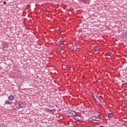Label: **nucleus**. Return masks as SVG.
Instances as JSON below:
<instances>
[{
	"mask_svg": "<svg viewBox=\"0 0 127 127\" xmlns=\"http://www.w3.org/2000/svg\"><path fill=\"white\" fill-rule=\"evenodd\" d=\"M5 105H11V103H10V102L7 101V100H6L5 101Z\"/></svg>",
	"mask_w": 127,
	"mask_h": 127,
	"instance_id": "1a4fd4ad",
	"label": "nucleus"
},
{
	"mask_svg": "<svg viewBox=\"0 0 127 127\" xmlns=\"http://www.w3.org/2000/svg\"><path fill=\"white\" fill-rule=\"evenodd\" d=\"M111 55H112V52H109L108 53V56H111Z\"/></svg>",
	"mask_w": 127,
	"mask_h": 127,
	"instance_id": "a211bd4d",
	"label": "nucleus"
},
{
	"mask_svg": "<svg viewBox=\"0 0 127 127\" xmlns=\"http://www.w3.org/2000/svg\"><path fill=\"white\" fill-rule=\"evenodd\" d=\"M96 120H95V122H100V118H98L96 117Z\"/></svg>",
	"mask_w": 127,
	"mask_h": 127,
	"instance_id": "dca6fc26",
	"label": "nucleus"
},
{
	"mask_svg": "<svg viewBox=\"0 0 127 127\" xmlns=\"http://www.w3.org/2000/svg\"><path fill=\"white\" fill-rule=\"evenodd\" d=\"M74 114L76 115V114H77V112L71 110L70 112H68V117H72L73 116H74Z\"/></svg>",
	"mask_w": 127,
	"mask_h": 127,
	"instance_id": "20e7f679",
	"label": "nucleus"
},
{
	"mask_svg": "<svg viewBox=\"0 0 127 127\" xmlns=\"http://www.w3.org/2000/svg\"><path fill=\"white\" fill-rule=\"evenodd\" d=\"M66 68L68 70H70L71 69V66L70 65H66Z\"/></svg>",
	"mask_w": 127,
	"mask_h": 127,
	"instance_id": "f3484780",
	"label": "nucleus"
},
{
	"mask_svg": "<svg viewBox=\"0 0 127 127\" xmlns=\"http://www.w3.org/2000/svg\"><path fill=\"white\" fill-rule=\"evenodd\" d=\"M48 112H49V113H55V112H56V109H54L52 110L49 109L48 110Z\"/></svg>",
	"mask_w": 127,
	"mask_h": 127,
	"instance_id": "423d86ee",
	"label": "nucleus"
},
{
	"mask_svg": "<svg viewBox=\"0 0 127 127\" xmlns=\"http://www.w3.org/2000/svg\"><path fill=\"white\" fill-rule=\"evenodd\" d=\"M74 49H75V48L73 47V46H72L70 48V50L71 51H74Z\"/></svg>",
	"mask_w": 127,
	"mask_h": 127,
	"instance_id": "2eb2a0df",
	"label": "nucleus"
},
{
	"mask_svg": "<svg viewBox=\"0 0 127 127\" xmlns=\"http://www.w3.org/2000/svg\"><path fill=\"white\" fill-rule=\"evenodd\" d=\"M62 51H64V50L62 48H59L58 50L59 53H61V54H62Z\"/></svg>",
	"mask_w": 127,
	"mask_h": 127,
	"instance_id": "0eeeda50",
	"label": "nucleus"
},
{
	"mask_svg": "<svg viewBox=\"0 0 127 127\" xmlns=\"http://www.w3.org/2000/svg\"><path fill=\"white\" fill-rule=\"evenodd\" d=\"M81 2L83 3H87V0H81Z\"/></svg>",
	"mask_w": 127,
	"mask_h": 127,
	"instance_id": "ddd939ff",
	"label": "nucleus"
},
{
	"mask_svg": "<svg viewBox=\"0 0 127 127\" xmlns=\"http://www.w3.org/2000/svg\"><path fill=\"white\" fill-rule=\"evenodd\" d=\"M91 120H92L93 122L96 121V116H92V117H91Z\"/></svg>",
	"mask_w": 127,
	"mask_h": 127,
	"instance_id": "6e6552de",
	"label": "nucleus"
},
{
	"mask_svg": "<svg viewBox=\"0 0 127 127\" xmlns=\"http://www.w3.org/2000/svg\"><path fill=\"white\" fill-rule=\"evenodd\" d=\"M88 122H91V123H95L94 122V121H93V120H92L91 117H90L88 120Z\"/></svg>",
	"mask_w": 127,
	"mask_h": 127,
	"instance_id": "4468645a",
	"label": "nucleus"
},
{
	"mask_svg": "<svg viewBox=\"0 0 127 127\" xmlns=\"http://www.w3.org/2000/svg\"><path fill=\"white\" fill-rule=\"evenodd\" d=\"M93 97L96 103H98V104H101V103H102V101L101 100V98H102V96H100L98 97V95L95 94V95H93Z\"/></svg>",
	"mask_w": 127,
	"mask_h": 127,
	"instance_id": "f03ea898",
	"label": "nucleus"
},
{
	"mask_svg": "<svg viewBox=\"0 0 127 127\" xmlns=\"http://www.w3.org/2000/svg\"><path fill=\"white\" fill-rule=\"evenodd\" d=\"M107 116L108 118H112L113 117V114H112V113H108Z\"/></svg>",
	"mask_w": 127,
	"mask_h": 127,
	"instance_id": "f8f14e48",
	"label": "nucleus"
},
{
	"mask_svg": "<svg viewBox=\"0 0 127 127\" xmlns=\"http://www.w3.org/2000/svg\"><path fill=\"white\" fill-rule=\"evenodd\" d=\"M4 4H6V2L5 1L3 2Z\"/></svg>",
	"mask_w": 127,
	"mask_h": 127,
	"instance_id": "6ab92c4d",
	"label": "nucleus"
},
{
	"mask_svg": "<svg viewBox=\"0 0 127 127\" xmlns=\"http://www.w3.org/2000/svg\"><path fill=\"white\" fill-rule=\"evenodd\" d=\"M45 11H48L47 9H45Z\"/></svg>",
	"mask_w": 127,
	"mask_h": 127,
	"instance_id": "412c9836",
	"label": "nucleus"
},
{
	"mask_svg": "<svg viewBox=\"0 0 127 127\" xmlns=\"http://www.w3.org/2000/svg\"><path fill=\"white\" fill-rule=\"evenodd\" d=\"M64 51H62V54H64Z\"/></svg>",
	"mask_w": 127,
	"mask_h": 127,
	"instance_id": "aec40b11",
	"label": "nucleus"
},
{
	"mask_svg": "<svg viewBox=\"0 0 127 127\" xmlns=\"http://www.w3.org/2000/svg\"><path fill=\"white\" fill-rule=\"evenodd\" d=\"M8 99L10 101H12V100H13V99H14V96L12 95H10L9 97H8Z\"/></svg>",
	"mask_w": 127,
	"mask_h": 127,
	"instance_id": "39448f33",
	"label": "nucleus"
},
{
	"mask_svg": "<svg viewBox=\"0 0 127 127\" xmlns=\"http://www.w3.org/2000/svg\"><path fill=\"white\" fill-rule=\"evenodd\" d=\"M73 119L77 121H83V120H84V118L82 117L79 115L73 116Z\"/></svg>",
	"mask_w": 127,
	"mask_h": 127,
	"instance_id": "7ed1b4c3",
	"label": "nucleus"
},
{
	"mask_svg": "<svg viewBox=\"0 0 127 127\" xmlns=\"http://www.w3.org/2000/svg\"><path fill=\"white\" fill-rule=\"evenodd\" d=\"M59 45H63L64 44V42L63 41H60L59 42Z\"/></svg>",
	"mask_w": 127,
	"mask_h": 127,
	"instance_id": "9b49d317",
	"label": "nucleus"
},
{
	"mask_svg": "<svg viewBox=\"0 0 127 127\" xmlns=\"http://www.w3.org/2000/svg\"><path fill=\"white\" fill-rule=\"evenodd\" d=\"M98 48H99V47L98 46H95L93 47V50L94 51H96L98 49Z\"/></svg>",
	"mask_w": 127,
	"mask_h": 127,
	"instance_id": "9d476101",
	"label": "nucleus"
},
{
	"mask_svg": "<svg viewBox=\"0 0 127 127\" xmlns=\"http://www.w3.org/2000/svg\"><path fill=\"white\" fill-rule=\"evenodd\" d=\"M15 105L17 109H23L25 108V104L22 101L16 103Z\"/></svg>",
	"mask_w": 127,
	"mask_h": 127,
	"instance_id": "f257e3e1",
	"label": "nucleus"
}]
</instances>
